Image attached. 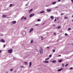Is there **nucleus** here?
<instances>
[{
  "instance_id": "nucleus-37",
  "label": "nucleus",
  "mask_w": 73,
  "mask_h": 73,
  "mask_svg": "<svg viewBox=\"0 0 73 73\" xmlns=\"http://www.w3.org/2000/svg\"><path fill=\"white\" fill-rule=\"evenodd\" d=\"M24 67V66H21V68H23Z\"/></svg>"
},
{
  "instance_id": "nucleus-54",
  "label": "nucleus",
  "mask_w": 73,
  "mask_h": 73,
  "mask_svg": "<svg viewBox=\"0 0 73 73\" xmlns=\"http://www.w3.org/2000/svg\"><path fill=\"white\" fill-rule=\"evenodd\" d=\"M72 22H73V19H72Z\"/></svg>"
},
{
  "instance_id": "nucleus-39",
  "label": "nucleus",
  "mask_w": 73,
  "mask_h": 73,
  "mask_svg": "<svg viewBox=\"0 0 73 73\" xmlns=\"http://www.w3.org/2000/svg\"><path fill=\"white\" fill-rule=\"evenodd\" d=\"M68 65V64H66V65H65V66H67Z\"/></svg>"
},
{
  "instance_id": "nucleus-53",
  "label": "nucleus",
  "mask_w": 73,
  "mask_h": 73,
  "mask_svg": "<svg viewBox=\"0 0 73 73\" xmlns=\"http://www.w3.org/2000/svg\"><path fill=\"white\" fill-rule=\"evenodd\" d=\"M13 60H15V58H13Z\"/></svg>"
},
{
  "instance_id": "nucleus-49",
  "label": "nucleus",
  "mask_w": 73,
  "mask_h": 73,
  "mask_svg": "<svg viewBox=\"0 0 73 73\" xmlns=\"http://www.w3.org/2000/svg\"><path fill=\"white\" fill-rule=\"evenodd\" d=\"M1 36H3V35L1 34Z\"/></svg>"
},
{
  "instance_id": "nucleus-7",
  "label": "nucleus",
  "mask_w": 73,
  "mask_h": 73,
  "mask_svg": "<svg viewBox=\"0 0 73 73\" xmlns=\"http://www.w3.org/2000/svg\"><path fill=\"white\" fill-rule=\"evenodd\" d=\"M33 9H31L29 11V13H31L33 11Z\"/></svg>"
},
{
  "instance_id": "nucleus-12",
  "label": "nucleus",
  "mask_w": 73,
  "mask_h": 73,
  "mask_svg": "<svg viewBox=\"0 0 73 73\" xmlns=\"http://www.w3.org/2000/svg\"><path fill=\"white\" fill-rule=\"evenodd\" d=\"M45 12V11H41L40 12V13L41 14V13H44Z\"/></svg>"
},
{
  "instance_id": "nucleus-11",
  "label": "nucleus",
  "mask_w": 73,
  "mask_h": 73,
  "mask_svg": "<svg viewBox=\"0 0 73 73\" xmlns=\"http://www.w3.org/2000/svg\"><path fill=\"white\" fill-rule=\"evenodd\" d=\"M43 62H44L45 63H48L49 62V61H44Z\"/></svg>"
},
{
  "instance_id": "nucleus-56",
  "label": "nucleus",
  "mask_w": 73,
  "mask_h": 73,
  "mask_svg": "<svg viewBox=\"0 0 73 73\" xmlns=\"http://www.w3.org/2000/svg\"><path fill=\"white\" fill-rule=\"evenodd\" d=\"M43 39H44L43 38H42L41 39V40H43Z\"/></svg>"
},
{
  "instance_id": "nucleus-26",
  "label": "nucleus",
  "mask_w": 73,
  "mask_h": 73,
  "mask_svg": "<svg viewBox=\"0 0 73 73\" xmlns=\"http://www.w3.org/2000/svg\"><path fill=\"white\" fill-rule=\"evenodd\" d=\"M25 64H28V62H25Z\"/></svg>"
},
{
  "instance_id": "nucleus-15",
  "label": "nucleus",
  "mask_w": 73,
  "mask_h": 73,
  "mask_svg": "<svg viewBox=\"0 0 73 73\" xmlns=\"http://www.w3.org/2000/svg\"><path fill=\"white\" fill-rule=\"evenodd\" d=\"M7 17V16H6V15H3L2 16V17Z\"/></svg>"
},
{
  "instance_id": "nucleus-4",
  "label": "nucleus",
  "mask_w": 73,
  "mask_h": 73,
  "mask_svg": "<svg viewBox=\"0 0 73 73\" xmlns=\"http://www.w3.org/2000/svg\"><path fill=\"white\" fill-rule=\"evenodd\" d=\"M0 42H3V43H4V42H5V40H4L3 39H2L1 40H0Z\"/></svg>"
},
{
  "instance_id": "nucleus-45",
  "label": "nucleus",
  "mask_w": 73,
  "mask_h": 73,
  "mask_svg": "<svg viewBox=\"0 0 73 73\" xmlns=\"http://www.w3.org/2000/svg\"><path fill=\"white\" fill-rule=\"evenodd\" d=\"M61 55H59L58 56V57H61Z\"/></svg>"
},
{
  "instance_id": "nucleus-30",
  "label": "nucleus",
  "mask_w": 73,
  "mask_h": 73,
  "mask_svg": "<svg viewBox=\"0 0 73 73\" xmlns=\"http://www.w3.org/2000/svg\"><path fill=\"white\" fill-rule=\"evenodd\" d=\"M13 69H11L10 71H11V72H12V71H13Z\"/></svg>"
},
{
  "instance_id": "nucleus-5",
  "label": "nucleus",
  "mask_w": 73,
  "mask_h": 73,
  "mask_svg": "<svg viewBox=\"0 0 73 73\" xmlns=\"http://www.w3.org/2000/svg\"><path fill=\"white\" fill-rule=\"evenodd\" d=\"M57 3V2L56 1H54L51 4L52 5H54L56 4Z\"/></svg>"
},
{
  "instance_id": "nucleus-34",
  "label": "nucleus",
  "mask_w": 73,
  "mask_h": 73,
  "mask_svg": "<svg viewBox=\"0 0 73 73\" xmlns=\"http://www.w3.org/2000/svg\"><path fill=\"white\" fill-rule=\"evenodd\" d=\"M33 40H31V43H32V42H33Z\"/></svg>"
},
{
  "instance_id": "nucleus-23",
  "label": "nucleus",
  "mask_w": 73,
  "mask_h": 73,
  "mask_svg": "<svg viewBox=\"0 0 73 73\" xmlns=\"http://www.w3.org/2000/svg\"><path fill=\"white\" fill-rule=\"evenodd\" d=\"M68 30H69V31H70L71 30V28L69 27L68 28Z\"/></svg>"
},
{
  "instance_id": "nucleus-32",
  "label": "nucleus",
  "mask_w": 73,
  "mask_h": 73,
  "mask_svg": "<svg viewBox=\"0 0 73 73\" xmlns=\"http://www.w3.org/2000/svg\"><path fill=\"white\" fill-rule=\"evenodd\" d=\"M32 65V64H30L29 68H31V66Z\"/></svg>"
},
{
  "instance_id": "nucleus-46",
  "label": "nucleus",
  "mask_w": 73,
  "mask_h": 73,
  "mask_svg": "<svg viewBox=\"0 0 73 73\" xmlns=\"http://www.w3.org/2000/svg\"><path fill=\"white\" fill-rule=\"evenodd\" d=\"M56 35V33H54V35Z\"/></svg>"
},
{
  "instance_id": "nucleus-14",
  "label": "nucleus",
  "mask_w": 73,
  "mask_h": 73,
  "mask_svg": "<svg viewBox=\"0 0 73 73\" xmlns=\"http://www.w3.org/2000/svg\"><path fill=\"white\" fill-rule=\"evenodd\" d=\"M24 16H23L21 18V20H24Z\"/></svg>"
},
{
  "instance_id": "nucleus-33",
  "label": "nucleus",
  "mask_w": 73,
  "mask_h": 73,
  "mask_svg": "<svg viewBox=\"0 0 73 73\" xmlns=\"http://www.w3.org/2000/svg\"><path fill=\"white\" fill-rule=\"evenodd\" d=\"M65 36H68V34H67V33H65Z\"/></svg>"
},
{
  "instance_id": "nucleus-55",
  "label": "nucleus",
  "mask_w": 73,
  "mask_h": 73,
  "mask_svg": "<svg viewBox=\"0 0 73 73\" xmlns=\"http://www.w3.org/2000/svg\"><path fill=\"white\" fill-rule=\"evenodd\" d=\"M41 38H42V37H43L42 36H41Z\"/></svg>"
},
{
  "instance_id": "nucleus-16",
  "label": "nucleus",
  "mask_w": 73,
  "mask_h": 73,
  "mask_svg": "<svg viewBox=\"0 0 73 73\" xmlns=\"http://www.w3.org/2000/svg\"><path fill=\"white\" fill-rule=\"evenodd\" d=\"M12 5H13V4H10L9 6V7H12Z\"/></svg>"
},
{
  "instance_id": "nucleus-51",
  "label": "nucleus",
  "mask_w": 73,
  "mask_h": 73,
  "mask_svg": "<svg viewBox=\"0 0 73 73\" xmlns=\"http://www.w3.org/2000/svg\"><path fill=\"white\" fill-rule=\"evenodd\" d=\"M62 66H64V64H62Z\"/></svg>"
},
{
  "instance_id": "nucleus-41",
  "label": "nucleus",
  "mask_w": 73,
  "mask_h": 73,
  "mask_svg": "<svg viewBox=\"0 0 73 73\" xmlns=\"http://www.w3.org/2000/svg\"><path fill=\"white\" fill-rule=\"evenodd\" d=\"M61 15L62 16H63V15H64V13H62V14H61Z\"/></svg>"
},
{
  "instance_id": "nucleus-18",
  "label": "nucleus",
  "mask_w": 73,
  "mask_h": 73,
  "mask_svg": "<svg viewBox=\"0 0 73 73\" xmlns=\"http://www.w3.org/2000/svg\"><path fill=\"white\" fill-rule=\"evenodd\" d=\"M50 17L51 19H54V17L53 16H51Z\"/></svg>"
},
{
  "instance_id": "nucleus-43",
  "label": "nucleus",
  "mask_w": 73,
  "mask_h": 73,
  "mask_svg": "<svg viewBox=\"0 0 73 73\" xmlns=\"http://www.w3.org/2000/svg\"><path fill=\"white\" fill-rule=\"evenodd\" d=\"M29 64H32V62H30L29 63Z\"/></svg>"
},
{
  "instance_id": "nucleus-20",
  "label": "nucleus",
  "mask_w": 73,
  "mask_h": 73,
  "mask_svg": "<svg viewBox=\"0 0 73 73\" xmlns=\"http://www.w3.org/2000/svg\"><path fill=\"white\" fill-rule=\"evenodd\" d=\"M41 21V19H38L37 20V21Z\"/></svg>"
},
{
  "instance_id": "nucleus-8",
  "label": "nucleus",
  "mask_w": 73,
  "mask_h": 73,
  "mask_svg": "<svg viewBox=\"0 0 73 73\" xmlns=\"http://www.w3.org/2000/svg\"><path fill=\"white\" fill-rule=\"evenodd\" d=\"M47 12H50L51 11V9H47Z\"/></svg>"
},
{
  "instance_id": "nucleus-58",
  "label": "nucleus",
  "mask_w": 73,
  "mask_h": 73,
  "mask_svg": "<svg viewBox=\"0 0 73 73\" xmlns=\"http://www.w3.org/2000/svg\"><path fill=\"white\" fill-rule=\"evenodd\" d=\"M72 44H73V45H72V46H73V43H72Z\"/></svg>"
},
{
  "instance_id": "nucleus-9",
  "label": "nucleus",
  "mask_w": 73,
  "mask_h": 73,
  "mask_svg": "<svg viewBox=\"0 0 73 73\" xmlns=\"http://www.w3.org/2000/svg\"><path fill=\"white\" fill-rule=\"evenodd\" d=\"M12 24H15L16 23V21H14L12 22Z\"/></svg>"
},
{
  "instance_id": "nucleus-57",
  "label": "nucleus",
  "mask_w": 73,
  "mask_h": 73,
  "mask_svg": "<svg viewBox=\"0 0 73 73\" xmlns=\"http://www.w3.org/2000/svg\"><path fill=\"white\" fill-rule=\"evenodd\" d=\"M72 17H73V15H72Z\"/></svg>"
},
{
  "instance_id": "nucleus-47",
  "label": "nucleus",
  "mask_w": 73,
  "mask_h": 73,
  "mask_svg": "<svg viewBox=\"0 0 73 73\" xmlns=\"http://www.w3.org/2000/svg\"><path fill=\"white\" fill-rule=\"evenodd\" d=\"M27 5H28V4H26L25 5V6H27Z\"/></svg>"
},
{
  "instance_id": "nucleus-42",
  "label": "nucleus",
  "mask_w": 73,
  "mask_h": 73,
  "mask_svg": "<svg viewBox=\"0 0 73 73\" xmlns=\"http://www.w3.org/2000/svg\"><path fill=\"white\" fill-rule=\"evenodd\" d=\"M57 20H58V19H59V18H58V17H57Z\"/></svg>"
},
{
  "instance_id": "nucleus-13",
  "label": "nucleus",
  "mask_w": 73,
  "mask_h": 73,
  "mask_svg": "<svg viewBox=\"0 0 73 73\" xmlns=\"http://www.w3.org/2000/svg\"><path fill=\"white\" fill-rule=\"evenodd\" d=\"M59 62H62V60L60 59L58 60Z\"/></svg>"
},
{
  "instance_id": "nucleus-29",
  "label": "nucleus",
  "mask_w": 73,
  "mask_h": 73,
  "mask_svg": "<svg viewBox=\"0 0 73 73\" xmlns=\"http://www.w3.org/2000/svg\"><path fill=\"white\" fill-rule=\"evenodd\" d=\"M49 58H47L45 59V60H49Z\"/></svg>"
},
{
  "instance_id": "nucleus-2",
  "label": "nucleus",
  "mask_w": 73,
  "mask_h": 73,
  "mask_svg": "<svg viewBox=\"0 0 73 73\" xmlns=\"http://www.w3.org/2000/svg\"><path fill=\"white\" fill-rule=\"evenodd\" d=\"M8 52L9 53H12V52L13 51V50L12 49H11L10 50H8Z\"/></svg>"
},
{
  "instance_id": "nucleus-21",
  "label": "nucleus",
  "mask_w": 73,
  "mask_h": 73,
  "mask_svg": "<svg viewBox=\"0 0 73 73\" xmlns=\"http://www.w3.org/2000/svg\"><path fill=\"white\" fill-rule=\"evenodd\" d=\"M61 26H58L57 27V29H60V28H61Z\"/></svg>"
},
{
  "instance_id": "nucleus-36",
  "label": "nucleus",
  "mask_w": 73,
  "mask_h": 73,
  "mask_svg": "<svg viewBox=\"0 0 73 73\" xmlns=\"http://www.w3.org/2000/svg\"><path fill=\"white\" fill-rule=\"evenodd\" d=\"M60 1H61V0H58V2H60Z\"/></svg>"
},
{
  "instance_id": "nucleus-35",
  "label": "nucleus",
  "mask_w": 73,
  "mask_h": 73,
  "mask_svg": "<svg viewBox=\"0 0 73 73\" xmlns=\"http://www.w3.org/2000/svg\"><path fill=\"white\" fill-rule=\"evenodd\" d=\"M50 48V47H46V48H47V49H49Z\"/></svg>"
},
{
  "instance_id": "nucleus-48",
  "label": "nucleus",
  "mask_w": 73,
  "mask_h": 73,
  "mask_svg": "<svg viewBox=\"0 0 73 73\" xmlns=\"http://www.w3.org/2000/svg\"><path fill=\"white\" fill-rule=\"evenodd\" d=\"M8 73V71H6V73Z\"/></svg>"
},
{
  "instance_id": "nucleus-1",
  "label": "nucleus",
  "mask_w": 73,
  "mask_h": 73,
  "mask_svg": "<svg viewBox=\"0 0 73 73\" xmlns=\"http://www.w3.org/2000/svg\"><path fill=\"white\" fill-rule=\"evenodd\" d=\"M39 52L40 54H42V52H43V50H42V49L41 48H40L39 49Z\"/></svg>"
},
{
  "instance_id": "nucleus-28",
  "label": "nucleus",
  "mask_w": 73,
  "mask_h": 73,
  "mask_svg": "<svg viewBox=\"0 0 73 73\" xmlns=\"http://www.w3.org/2000/svg\"><path fill=\"white\" fill-rule=\"evenodd\" d=\"M27 19V17H25L23 19V20H26Z\"/></svg>"
},
{
  "instance_id": "nucleus-19",
  "label": "nucleus",
  "mask_w": 73,
  "mask_h": 73,
  "mask_svg": "<svg viewBox=\"0 0 73 73\" xmlns=\"http://www.w3.org/2000/svg\"><path fill=\"white\" fill-rule=\"evenodd\" d=\"M40 24H36L35 25V26H39V25Z\"/></svg>"
},
{
  "instance_id": "nucleus-25",
  "label": "nucleus",
  "mask_w": 73,
  "mask_h": 73,
  "mask_svg": "<svg viewBox=\"0 0 73 73\" xmlns=\"http://www.w3.org/2000/svg\"><path fill=\"white\" fill-rule=\"evenodd\" d=\"M55 51H56L54 49L52 50V52H55Z\"/></svg>"
},
{
  "instance_id": "nucleus-50",
  "label": "nucleus",
  "mask_w": 73,
  "mask_h": 73,
  "mask_svg": "<svg viewBox=\"0 0 73 73\" xmlns=\"http://www.w3.org/2000/svg\"><path fill=\"white\" fill-rule=\"evenodd\" d=\"M1 52V50H0V53Z\"/></svg>"
},
{
  "instance_id": "nucleus-6",
  "label": "nucleus",
  "mask_w": 73,
  "mask_h": 73,
  "mask_svg": "<svg viewBox=\"0 0 73 73\" xmlns=\"http://www.w3.org/2000/svg\"><path fill=\"white\" fill-rule=\"evenodd\" d=\"M33 28H31V29H30L29 32V33H31L33 31Z\"/></svg>"
},
{
  "instance_id": "nucleus-3",
  "label": "nucleus",
  "mask_w": 73,
  "mask_h": 73,
  "mask_svg": "<svg viewBox=\"0 0 73 73\" xmlns=\"http://www.w3.org/2000/svg\"><path fill=\"white\" fill-rule=\"evenodd\" d=\"M35 16V14L32 13L29 16L30 17H32L33 16Z\"/></svg>"
},
{
  "instance_id": "nucleus-44",
  "label": "nucleus",
  "mask_w": 73,
  "mask_h": 73,
  "mask_svg": "<svg viewBox=\"0 0 73 73\" xmlns=\"http://www.w3.org/2000/svg\"><path fill=\"white\" fill-rule=\"evenodd\" d=\"M54 21L55 22L56 21V19H55V20H54Z\"/></svg>"
},
{
  "instance_id": "nucleus-22",
  "label": "nucleus",
  "mask_w": 73,
  "mask_h": 73,
  "mask_svg": "<svg viewBox=\"0 0 73 73\" xmlns=\"http://www.w3.org/2000/svg\"><path fill=\"white\" fill-rule=\"evenodd\" d=\"M64 19H68V17H64Z\"/></svg>"
},
{
  "instance_id": "nucleus-31",
  "label": "nucleus",
  "mask_w": 73,
  "mask_h": 73,
  "mask_svg": "<svg viewBox=\"0 0 73 73\" xmlns=\"http://www.w3.org/2000/svg\"><path fill=\"white\" fill-rule=\"evenodd\" d=\"M58 8V6H56L55 7V8H56V9L57 8Z\"/></svg>"
},
{
  "instance_id": "nucleus-40",
  "label": "nucleus",
  "mask_w": 73,
  "mask_h": 73,
  "mask_svg": "<svg viewBox=\"0 0 73 73\" xmlns=\"http://www.w3.org/2000/svg\"><path fill=\"white\" fill-rule=\"evenodd\" d=\"M5 44H4L3 45V48H4V47H5Z\"/></svg>"
},
{
  "instance_id": "nucleus-17",
  "label": "nucleus",
  "mask_w": 73,
  "mask_h": 73,
  "mask_svg": "<svg viewBox=\"0 0 73 73\" xmlns=\"http://www.w3.org/2000/svg\"><path fill=\"white\" fill-rule=\"evenodd\" d=\"M52 62H53V63H55L56 62V60H53L52 61Z\"/></svg>"
},
{
  "instance_id": "nucleus-27",
  "label": "nucleus",
  "mask_w": 73,
  "mask_h": 73,
  "mask_svg": "<svg viewBox=\"0 0 73 73\" xmlns=\"http://www.w3.org/2000/svg\"><path fill=\"white\" fill-rule=\"evenodd\" d=\"M52 55H50L49 56V58H51V57H52Z\"/></svg>"
},
{
  "instance_id": "nucleus-10",
  "label": "nucleus",
  "mask_w": 73,
  "mask_h": 73,
  "mask_svg": "<svg viewBox=\"0 0 73 73\" xmlns=\"http://www.w3.org/2000/svg\"><path fill=\"white\" fill-rule=\"evenodd\" d=\"M63 69V68H60V69H59L58 70V72H60V71H61V70H62Z\"/></svg>"
},
{
  "instance_id": "nucleus-24",
  "label": "nucleus",
  "mask_w": 73,
  "mask_h": 73,
  "mask_svg": "<svg viewBox=\"0 0 73 73\" xmlns=\"http://www.w3.org/2000/svg\"><path fill=\"white\" fill-rule=\"evenodd\" d=\"M46 7H49V5H47L46 6Z\"/></svg>"
},
{
  "instance_id": "nucleus-38",
  "label": "nucleus",
  "mask_w": 73,
  "mask_h": 73,
  "mask_svg": "<svg viewBox=\"0 0 73 73\" xmlns=\"http://www.w3.org/2000/svg\"><path fill=\"white\" fill-rule=\"evenodd\" d=\"M70 69H71V70L73 69V68H72V67H71V68H70Z\"/></svg>"
},
{
  "instance_id": "nucleus-52",
  "label": "nucleus",
  "mask_w": 73,
  "mask_h": 73,
  "mask_svg": "<svg viewBox=\"0 0 73 73\" xmlns=\"http://www.w3.org/2000/svg\"><path fill=\"white\" fill-rule=\"evenodd\" d=\"M53 26H55V25H53Z\"/></svg>"
}]
</instances>
